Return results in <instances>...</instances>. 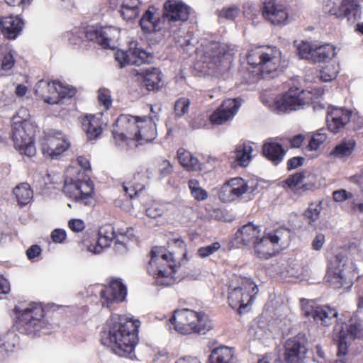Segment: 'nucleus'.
<instances>
[{"label": "nucleus", "instance_id": "obj_36", "mask_svg": "<svg viewBox=\"0 0 363 363\" xmlns=\"http://www.w3.org/2000/svg\"><path fill=\"white\" fill-rule=\"evenodd\" d=\"M285 184L290 189L303 188L304 190H309L315 184V178L313 174L299 172L294 174L285 180Z\"/></svg>", "mask_w": 363, "mask_h": 363}, {"label": "nucleus", "instance_id": "obj_64", "mask_svg": "<svg viewBox=\"0 0 363 363\" xmlns=\"http://www.w3.org/2000/svg\"><path fill=\"white\" fill-rule=\"evenodd\" d=\"M68 227L74 233L82 232L84 228V222L79 218L70 219L68 222Z\"/></svg>", "mask_w": 363, "mask_h": 363}, {"label": "nucleus", "instance_id": "obj_13", "mask_svg": "<svg viewBox=\"0 0 363 363\" xmlns=\"http://www.w3.org/2000/svg\"><path fill=\"white\" fill-rule=\"evenodd\" d=\"M36 94L49 104H60L65 98H71L76 89L59 81H40L36 86Z\"/></svg>", "mask_w": 363, "mask_h": 363}, {"label": "nucleus", "instance_id": "obj_49", "mask_svg": "<svg viewBox=\"0 0 363 363\" xmlns=\"http://www.w3.org/2000/svg\"><path fill=\"white\" fill-rule=\"evenodd\" d=\"M298 54L301 59L311 60L313 57L316 45L308 41L295 42Z\"/></svg>", "mask_w": 363, "mask_h": 363}, {"label": "nucleus", "instance_id": "obj_51", "mask_svg": "<svg viewBox=\"0 0 363 363\" xmlns=\"http://www.w3.org/2000/svg\"><path fill=\"white\" fill-rule=\"evenodd\" d=\"M326 140L325 130L320 129L312 135L307 147L311 151H316L324 144Z\"/></svg>", "mask_w": 363, "mask_h": 363}, {"label": "nucleus", "instance_id": "obj_63", "mask_svg": "<svg viewBox=\"0 0 363 363\" xmlns=\"http://www.w3.org/2000/svg\"><path fill=\"white\" fill-rule=\"evenodd\" d=\"M352 196L353 194L351 192L347 191L345 189L337 190L333 193V199L336 202H342L349 199H351Z\"/></svg>", "mask_w": 363, "mask_h": 363}, {"label": "nucleus", "instance_id": "obj_39", "mask_svg": "<svg viewBox=\"0 0 363 363\" xmlns=\"http://www.w3.org/2000/svg\"><path fill=\"white\" fill-rule=\"evenodd\" d=\"M177 158L181 165L187 171L202 170L201 163L199 160L184 148L181 147L177 150Z\"/></svg>", "mask_w": 363, "mask_h": 363}, {"label": "nucleus", "instance_id": "obj_30", "mask_svg": "<svg viewBox=\"0 0 363 363\" xmlns=\"http://www.w3.org/2000/svg\"><path fill=\"white\" fill-rule=\"evenodd\" d=\"M102 113L86 115L82 121V125L89 140L96 139L102 133Z\"/></svg>", "mask_w": 363, "mask_h": 363}, {"label": "nucleus", "instance_id": "obj_27", "mask_svg": "<svg viewBox=\"0 0 363 363\" xmlns=\"http://www.w3.org/2000/svg\"><path fill=\"white\" fill-rule=\"evenodd\" d=\"M261 236L259 225L250 222L240 227L235 234L234 241L238 247L253 245Z\"/></svg>", "mask_w": 363, "mask_h": 363}, {"label": "nucleus", "instance_id": "obj_9", "mask_svg": "<svg viewBox=\"0 0 363 363\" xmlns=\"http://www.w3.org/2000/svg\"><path fill=\"white\" fill-rule=\"evenodd\" d=\"M63 191L70 199L88 205L93 199L94 184L77 167H69L66 172Z\"/></svg>", "mask_w": 363, "mask_h": 363}, {"label": "nucleus", "instance_id": "obj_16", "mask_svg": "<svg viewBox=\"0 0 363 363\" xmlns=\"http://www.w3.org/2000/svg\"><path fill=\"white\" fill-rule=\"evenodd\" d=\"M85 36L87 40L94 41L104 48L115 49L121 36V29L114 26L86 27Z\"/></svg>", "mask_w": 363, "mask_h": 363}, {"label": "nucleus", "instance_id": "obj_40", "mask_svg": "<svg viewBox=\"0 0 363 363\" xmlns=\"http://www.w3.org/2000/svg\"><path fill=\"white\" fill-rule=\"evenodd\" d=\"M340 49L332 44H325L315 46L314 55L311 61L313 62H324L335 57Z\"/></svg>", "mask_w": 363, "mask_h": 363}, {"label": "nucleus", "instance_id": "obj_60", "mask_svg": "<svg viewBox=\"0 0 363 363\" xmlns=\"http://www.w3.org/2000/svg\"><path fill=\"white\" fill-rule=\"evenodd\" d=\"M220 247V245L218 242H214L209 245L200 247L198 250V254L202 258L206 257L216 252Z\"/></svg>", "mask_w": 363, "mask_h": 363}, {"label": "nucleus", "instance_id": "obj_7", "mask_svg": "<svg viewBox=\"0 0 363 363\" xmlns=\"http://www.w3.org/2000/svg\"><path fill=\"white\" fill-rule=\"evenodd\" d=\"M178 267L172 253L164 247L156 246L152 249L147 272L157 285L169 286L176 282L179 279L176 277Z\"/></svg>", "mask_w": 363, "mask_h": 363}, {"label": "nucleus", "instance_id": "obj_32", "mask_svg": "<svg viewBox=\"0 0 363 363\" xmlns=\"http://www.w3.org/2000/svg\"><path fill=\"white\" fill-rule=\"evenodd\" d=\"M162 24L160 15L153 6L150 7L145 11L140 21L142 30L146 33H152L161 30Z\"/></svg>", "mask_w": 363, "mask_h": 363}, {"label": "nucleus", "instance_id": "obj_2", "mask_svg": "<svg viewBox=\"0 0 363 363\" xmlns=\"http://www.w3.org/2000/svg\"><path fill=\"white\" fill-rule=\"evenodd\" d=\"M140 321L128 315L113 314L101 333L102 345L121 357H131L138 342Z\"/></svg>", "mask_w": 363, "mask_h": 363}, {"label": "nucleus", "instance_id": "obj_18", "mask_svg": "<svg viewBox=\"0 0 363 363\" xmlns=\"http://www.w3.org/2000/svg\"><path fill=\"white\" fill-rule=\"evenodd\" d=\"M301 303L304 315L322 325H330L337 317L338 312L334 308L318 306L313 300L302 299Z\"/></svg>", "mask_w": 363, "mask_h": 363}, {"label": "nucleus", "instance_id": "obj_37", "mask_svg": "<svg viewBox=\"0 0 363 363\" xmlns=\"http://www.w3.org/2000/svg\"><path fill=\"white\" fill-rule=\"evenodd\" d=\"M209 363H236L234 348L220 346L213 348L208 357Z\"/></svg>", "mask_w": 363, "mask_h": 363}, {"label": "nucleus", "instance_id": "obj_6", "mask_svg": "<svg viewBox=\"0 0 363 363\" xmlns=\"http://www.w3.org/2000/svg\"><path fill=\"white\" fill-rule=\"evenodd\" d=\"M324 94L322 87L313 88L311 90H301L298 88L290 89L287 92L275 99L262 96V103L273 111L280 112L296 111L304 106L313 103Z\"/></svg>", "mask_w": 363, "mask_h": 363}, {"label": "nucleus", "instance_id": "obj_34", "mask_svg": "<svg viewBox=\"0 0 363 363\" xmlns=\"http://www.w3.org/2000/svg\"><path fill=\"white\" fill-rule=\"evenodd\" d=\"M23 26V21L18 16H6L0 19V28L6 38L15 39L21 33Z\"/></svg>", "mask_w": 363, "mask_h": 363}, {"label": "nucleus", "instance_id": "obj_54", "mask_svg": "<svg viewBox=\"0 0 363 363\" xmlns=\"http://www.w3.org/2000/svg\"><path fill=\"white\" fill-rule=\"evenodd\" d=\"M155 166L159 174V179L169 175L173 172V166L170 162L164 158H159L155 161Z\"/></svg>", "mask_w": 363, "mask_h": 363}, {"label": "nucleus", "instance_id": "obj_41", "mask_svg": "<svg viewBox=\"0 0 363 363\" xmlns=\"http://www.w3.org/2000/svg\"><path fill=\"white\" fill-rule=\"evenodd\" d=\"M355 147L356 141L354 139L344 140L334 147L330 155L345 160L352 155Z\"/></svg>", "mask_w": 363, "mask_h": 363}, {"label": "nucleus", "instance_id": "obj_17", "mask_svg": "<svg viewBox=\"0 0 363 363\" xmlns=\"http://www.w3.org/2000/svg\"><path fill=\"white\" fill-rule=\"evenodd\" d=\"M69 147V140L65 134L60 131L49 133L40 143L43 155L52 160L58 159Z\"/></svg>", "mask_w": 363, "mask_h": 363}, {"label": "nucleus", "instance_id": "obj_44", "mask_svg": "<svg viewBox=\"0 0 363 363\" xmlns=\"http://www.w3.org/2000/svg\"><path fill=\"white\" fill-rule=\"evenodd\" d=\"M161 72L157 68L146 69L143 84L150 91L159 90L162 86Z\"/></svg>", "mask_w": 363, "mask_h": 363}, {"label": "nucleus", "instance_id": "obj_15", "mask_svg": "<svg viewBox=\"0 0 363 363\" xmlns=\"http://www.w3.org/2000/svg\"><path fill=\"white\" fill-rule=\"evenodd\" d=\"M352 267H348L345 257L338 254L328 267L327 279L335 289L349 288L352 286L351 277Z\"/></svg>", "mask_w": 363, "mask_h": 363}, {"label": "nucleus", "instance_id": "obj_52", "mask_svg": "<svg viewBox=\"0 0 363 363\" xmlns=\"http://www.w3.org/2000/svg\"><path fill=\"white\" fill-rule=\"evenodd\" d=\"M321 210L322 206L320 202L310 204L304 213L305 219L307 220L308 224L312 226L315 225L314 223L319 219Z\"/></svg>", "mask_w": 363, "mask_h": 363}, {"label": "nucleus", "instance_id": "obj_43", "mask_svg": "<svg viewBox=\"0 0 363 363\" xmlns=\"http://www.w3.org/2000/svg\"><path fill=\"white\" fill-rule=\"evenodd\" d=\"M18 204L24 206L28 204L33 198V191L30 186L26 183H20L13 189Z\"/></svg>", "mask_w": 363, "mask_h": 363}, {"label": "nucleus", "instance_id": "obj_33", "mask_svg": "<svg viewBox=\"0 0 363 363\" xmlns=\"http://www.w3.org/2000/svg\"><path fill=\"white\" fill-rule=\"evenodd\" d=\"M338 18H347L354 23L360 18L361 6L358 0H342L339 6Z\"/></svg>", "mask_w": 363, "mask_h": 363}, {"label": "nucleus", "instance_id": "obj_23", "mask_svg": "<svg viewBox=\"0 0 363 363\" xmlns=\"http://www.w3.org/2000/svg\"><path fill=\"white\" fill-rule=\"evenodd\" d=\"M164 18L169 23L184 22L189 17V8L179 0H168L164 4Z\"/></svg>", "mask_w": 363, "mask_h": 363}, {"label": "nucleus", "instance_id": "obj_8", "mask_svg": "<svg viewBox=\"0 0 363 363\" xmlns=\"http://www.w3.org/2000/svg\"><path fill=\"white\" fill-rule=\"evenodd\" d=\"M247 62L263 78H273L283 61L282 53L276 46H259L252 48L247 56Z\"/></svg>", "mask_w": 363, "mask_h": 363}, {"label": "nucleus", "instance_id": "obj_61", "mask_svg": "<svg viewBox=\"0 0 363 363\" xmlns=\"http://www.w3.org/2000/svg\"><path fill=\"white\" fill-rule=\"evenodd\" d=\"M242 12L246 18L253 20L259 13V8L255 4L247 2L244 4Z\"/></svg>", "mask_w": 363, "mask_h": 363}, {"label": "nucleus", "instance_id": "obj_58", "mask_svg": "<svg viewBox=\"0 0 363 363\" xmlns=\"http://www.w3.org/2000/svg\"><path fill=\"white\" fill-rule=\"evenodd\" d=\"M98 101L104 107L105 110H108L112 104L110 91L105 88L99 89L98 91Z\"/></svg>", "mask_w": 363, "mask_h": 363}, {"label": "nucleus", "instance_id": "obj_48", "mask_svg": "<svg viewBox=\"0 0 363 363\" xmlns=\"http://www.w3.org/2000/svg\"><path fill=\"white\" fill-rule=\"evenodd\" d=\"M188 186L191 196L198 201L206 200L208 196V192L203 189L197 179H191L188 182Z\"/></svg>", "mask_w": 363, "mask_h": 363}, {"label": "nucleus", "instance_id": "obj_29", "mask_svg": "<svg viewBox=\"0 0 363 363\" xmlns=\"http://www.w3.org/2000/svg\"><path fill=\"white\" fill-rule=\"evenodd\" d=\"M128 230H121L118 235H116L113 228L108 225L100 229L97 241L103 249L108 247L113 240H115L116 244L123 245L128 236Z\"/></svg>", "mask_w": 363, "mask_h": 363}, {"label": "nucleus", "instance_id": "obj_5", "mask_svg": "<svg viewBox=\"0 0 363 363\" xmlns=\"http://www.w3.org/2000/svg\"><path fill=\"white\" fill-rule=\"evenodd\" d=\"M30 113L26 108H21L11 120L12 140L14 147L21 155L28 157L36 153L34 143L35 125L30 120Z\"/></svg>", "mask_w": 363, "mask_h": 363}, {"label": "nucleus", "instance_id": "obj_62", "mask_svg": "<svg viewBox=\"0 0 363 363\" xmlns=\"http://www.w3.org/2000/svg\"><path fill=\"white\" fill-rule=\"evenodd\" d=\"M50 237L55 243L62 244L67 239V232L64 229L56 228L52 231Z\"/></svg>", "mask_w": 363, "mask_h": 363}, {"label": "nucleus", "instance_id": "obj_4", "mask_svg": "<svg viewBox=\"0 0 363 363\" xmlns=\"http://www.w3.org/2000/svg\"><path fill=\"white\" fill-rule=\"evenodd\" d=\"M195 69L203 74H213L222 67L228 68L235 54V46L226 43L212 41L203 45Z\"/></svg>", "mask_w": 363, "mask_h": 363}, {"label": "nucleus", "instance_id": "obj_11", "mask_svg": "<svg viewBox=\"0 0 363 363\" xmlns=\"http://www.w3.org/2000/svg\"><path fill=\"white\" fill-rule=\"evenodd\" d=\"M291 232L280 228L265 235L260 236L252 245L253 254L261 259H268L280 250L286 247L290 242Z\"/></svg>", "mask_w": 363, "mask_h": 363}, {"label": "nucleus", "instance_id": "obj_21", "mask_svg": "<svg viewBox=\"0 0 363 363\" xmlns=\"http://www.w3.org/2000/svg\"><path fill=\"white\" fill-rule=\"evenodd\" d=\"M241 106L240 99H228L211 115L210 121L213 124L222 125L232 120Z\"/></svg>", "mask_w": 363, "mask_h": 363}, {"label": "nucleus", "instance_id": "obj_42", "mask_svg": "<svg viewBox=\"0 0 363 363\" xmlns=\"http://www.w3.org/2000/svg\"><path fill=\"white\" fill-rule=\"evenodd\" d=\"M347 261L348 267H352V272L356 269L357 262H363V247L359 241L352 242L348 245V257L341 254Z\"/></svg>", "mask_w": 363, "mask_h": 363}, {"label": "nucleus", "instance_id": "obj_47", "mask_svg": "<svg viewBox=\"0 0 363 363\" xmlns=\"http://www.w3.org/2000/svg\"><path fill=\"white\" fill-rule=\"evenodd\" d=\"M0 62L4 70H10L14 66L15 52L9 46H0Z\"/></svg>", "mask_w": 363, "mask_h": 363}, {"label": "nucleus", "instance_id": "obj_38", "mask_svg": "<svg viewBox=\"0 0 363 363\" xmlns=\"http://www.w3.org/2000/svg\"><path fill=\"white\" fill-rule=\"evenodd\" d=\"M254 145L250 142L239 143L236 145L234 153L236 165L245 167L249 165L254 151Z\"/></svg>", "mask_w": 363, "mask_h": 363}, {"label": "nucleus", "instance_id": "obj_12", "mask_svg": "<svg viewBox=\"0 0 363 363\" xmlns=\"http://www.w3.org/2000/svg\"><path fill=\"white\" fill-rule=\"evenodd\" d=\"M238 286L234 287L229 292L228 302L232 308L237 309L240 314L247 311L258 293L257 285L249 278H242Z\"/></svg>", "mask_w": 363, "mask_h": 363}, {"label": "nucleus", "instance_id": "obj_24", "mask_svg": "<svg viewBox=\"0 0 363 363\" xmlns=\"http://www.w3.org/2000/svg\"><path fill=\"white\" fill-rule=\"evenodd\" d=\"M304 336L299 334L285 343V359L289 363H300L306 353Z\"/></svg>", "mask_w": 363, "mask_h": 363}, {"label": "nucleus", "instance_id": "obj_57", "mask_svg": "<svg viewBox=\"0 0 363 363\" xmlns=\"http://www.w3.org/2000/svg\"><path fill=\"white\" fill-rule=\"evenodd\" d=\"M190 101L187 98L179 99L174 104V113L177 117H182L189 112Z\"/></svg>", "mask_w": 363, "mask_h": 363}, {"label": "nucleus", "instance_id": "obj_28", "mask_svg": "<svg viewBox=\"0 0 363 363\" xmlns=\"http://www.w3.org/2000/svg\"><path fill=\"white\" fill-rule=\"evenodd\" d=\"M21 349L19 336L13 331L0 334V361L6 360Z\"/></svg>", "mask_w": 363, "mask_h": 363}, {"label": "nucleus", "instance_id": "obj_59", "mask_svg": "<svg viewBox=\"0 0 363 363\" xmlns=\"http://www.w3.org/2000/svg\"><path fill=\"white\" fill-rule=\"evenodd\" d=\"M145 211L148 217L156 218L163 214L164 206L162 204L154 201L146 208Z\"/></svg>", "mask_w": 363, "mask_h": 363}, {"label": "nucleus", "instance_id": "obj_3", "mask_svg": "<svg viewBox=\"0 0 363 363\" xmlns=\"http://www.w3.org/2000/svg\"><path fill=\"white\" fill-rule=\"evenodd\" d=\"M13 311L16 316L15 326L20 333L34 337L50 332L52 325L45 318L40 303H18Z\"/></svg>", "mask_w": 363, "mask_h": 363}, {"label": "nucleus", "instance_id": "obj_56", "mask_svg": "<svg viewBox=\"0 0 363 363\" xmlns=\"http://www.w3.org/2000/svg\"><path fill=\"white\" fill-rule=\"evenodd\" d=\"M240 14V9L238 6L232 5L224 7L218 11V16L220 18H225L233 21Z\"/></svg>", "mask_w": 363, "mask_h": 363}, {"label": "nucleus", "instance_id": "obj_26", "mask_svg": "<svg viewBox=\"0 0 363 363\" xmlns=\"http://www.w3.org/2000/svg\"><path fill=\"white\" fill-rule=\"evenodd\" d=\"M156 171L157 168L154 163L152 166L147 168V177H145L140 172L135 174L131 180L123 183V187L124 191L130 196V198H133L134 196H136L139 192L145 189L147 179L152 178Z\"/></svg>", "mask_w": 363, "mask_h": 363}, {"label": "nucleus", "instance_id": "obj_19", "mask_svg": "<svg viewBox=\"0 0 363 363\" xmlns=\"http://www.w3.org/2000/svg\"><path fill=\"white\" fill-rule=\"evenodd\" d=\"M149 57V53L138 47V43L135 41L129 43L128 51L118 50L115 52V60L121 68L128 65H140L145 63L148 62Z\"/></svg>", "mask_w": 363, "mask_h": 363}, {"label": "nucleus", "instance_id": "obj_31", "mask_svg": "<svg viewBox=\"0 0 363 363\" xmlns=\"http://www.w3.org/2000/svg\"><path fill=\"white\" fill-rule=\"evenodd\" d=\"M263 155L274 164L281 163L286 155V151L282 145L276 140L269 138L262 145Z\"/></svg>", "mask_w": 363, "mask_h": 363}, {"label": "nucleus", "instance_id": "obj_25", "mask_svg": "<svg viewBox=\"0 0 363 363\" xmlns=\"http://www.w3.org/2000/svg\"><path fill=\"white\" fill-rule=\"evenodd\" d=\"M264 18L274 25H284L288 19L286 8L274 0L265 1L262 8Z\"/></svg>", "mask_w": 363, "mask_h": 363}, {"label": "nucleus", "instance_id": "obj_53", "mask_svg": "<svg viewBox=\"0 0 363 363\" xmlns=\"http://www.w3.org/2000/svg\"><path fill=\"white\" fill-rule=\"evenodd\" d=\"M86 27L84 28H74L72 30L67 32L65 35V38L73 45H79L86 38L85 32Z\"/></svg>", "mask_w": 363, "mask_h": 363}, {"label": "nucleus", "instance_id": "obj_55", "mask_svg": "<svg viewBox=\"0 0 363 363\" xmlns=\"http://www.w3.org/2000/svg\"><path fill=\"white\" fill-rule=\"evenodd\" d=\"M320 3L322 4L323 10L325 13L338 18L340 0H320Z\"/></svg>", "mask_w": 363, "mask_h": 363}, {"label": "nucleus", "instance_id": "obj_45", "mask_svg": "<svg viewBox=\"0 0 363 363\" xmlns=\"http://www.w3.org/2000/svg\"><path fill=\"white\" fill-rule=\"evenodd\" d=\"M139 0H122L121 15L125 21L135 19L139 14Z\"/></svg>", "mask_w": 363, "mask_h": 363}, {"label": "nucleus", "instance_id": "obj_22", "mask_svg": "<svg viewBox=\"0 0 363 363\" xmlns=\"http://www.w3.org/2000/svg\"><path fill=\"white\" fill-rule=\"evenodd\" d=\"M352 118V111L345 108L329 106L327 111V125L328 129L337 133L342 130Z\"/></svg>", "mask_w": 363, "mask_h": 363}, {"label": "nucleus", "instance_id": "obj_1", "mask_svg": "<svg viewBox=\"0 0 363 363\" xmlns=\"http://www.w3.org/2000/svg\"><path fill=\"white\" fill-rule=\"evenodd\" d=\"M159 110L151 106L150 116L121 115L112 130L115 144L123 150H128L152 141L157 136Z\"/></svg>", "mask_w": 363, "mask_h": 363}, {"label": "nucleus", "instance_id": "obj_50", "mask_svg": "<svg viewBox=\"0 0 363 363\" xmlns=\"http://www.w3.org/2000/svg\"><path fill=\"white\" fill-rule=\"evenodd\" d=\"M338 72V66L334 62H330L321 68L319 77L322 82H331L336 78Z\"/></svg>", "mask_w": 363, "mask_h": 363}, {"label": "nucleus", "instance_id": "obj_10", "mask_svg": "<svg viewBox=\"0 0 363 363\" xmlns=\"http://www.w3.org/2000/svg\"><path fill=\"white\" fill-rule=\"evenodd\" d=\"M170 321L176 331L183 335L205 334L213 328L211 320L204 313L188 308L176 310Z\"/></svg>", "mask_w": 363, "mask_h": 363}, {"label": "nucleus", "instance_id": "obj_46", "mask_svg": "<svg viewBox=\"0 0 363 363\" xmlns=\"http://www.w3.org/2000/svg\"><path fill=\"white\" fill-rule=\"evenodd\" d=\"M250 333L255 339L264 340L270 336V331L267 328V324L265 320L260 319L254 320L250 328Z\"/></svg>", "mask_w": 363, "mask_h": 363}, {"label": "nucleus", "instance_id": "obj_35", "mask_svg": "<svg viewBox=\"0 0 363 363\" xmlns=\"http://www.w3.org/2000/svg\"><path fill=\"white\" fill-rule=\"evenodd\" d=\"M362 335V330L359 324H351L346 332L342 330L338 342V354L345 355L347 352V345L354 339L359 338Z\"/></svg>", "mask_w": 363, "mask_h": 363}, {"label": "nucleus", "instance_id": "obj_14", "mask_svg": "<svg viewBox=\"0 0 363 363\" xmlns=\"http://www.w3.org/2000/svg\"><path fill=\"white\" fill-rule=\"evenodd\" d=\"M255 185L252 180L234 177L225 182L219 189L218 196L223 203H231L241 199L244 195L253 193Z\"/></svg>", "mask_w": 363, "mask_h": 363}, {"label": "nucleus", "instance_id": "obj_20", "mask_svg": "<svg viewBox=\"0 0 363 363\" xmlns=\"http://www.w3.org/2000/svg\"><path fill=\"white\" fill-rule=\"evenodd\" d=\"M100 303L103 307H109L113 303L123 301L127 296V289L121 279L111 281L109 285L100 290Z\"/></svg>", "mask_w": 363, "mask_h": 363}]
</instances>
